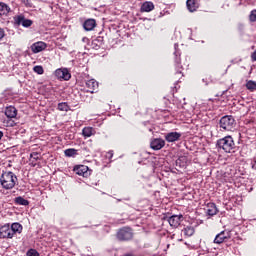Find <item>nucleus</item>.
Masks as SVG:
<instances>
[{"label":"nucleus","instance_id":"obj_1","mask_svg":"<svg viewBox=\"0 0 256 256\" xmlns=\"http://www.w3.org/2000/svg\"><path fill=\"white\" fill-rule=\"evenodd\" d=\"M17 181V175L11 171H4L0 176V185H2L3 189H13Z\"/></svg>","mask_w":256,"mask_h":256},{"label":"nucleus","instance_id":"obj_2","mask_svg":"<svg viewBox=\"0 0 256 256\" xmlns=\"http://www.w3.org/2000/svg\"><path fill=\"white\" fill-rule=\"evenodd\" d=\"M133 237H135V233L133 232V228L129 226L119 228L116 232L117 241H121L123 243L133 241Z\"/></svg>","mask_w":256,"mask_h":256},{"label":"nucleus","instance_id":"obj_3","mask_svg":"<svg viewBox=\"0 0 256 256\" xmlns=\"http://www.w3.org/2000/svg\"><path fill=\"white\" fill-rule=\"evenodd\" d=\"M216 145L219 149H223L225 153H231V151L235 149V141L231 136H226L224 138L219 139Z\"/></svg>","mask_w":256,"mask_h":256},{"label":"nucleus","instance_id":"obj_4","mask_svg":"<svg viewBox=\"0 0 256 256\" xmlns=\"http://www.w3.org/2000/svg\"><path fill=\"white\" fill-rule=\"evenodd\" d=\"M221 131H232L235 129V118L231 115L223 116L219 121Z\"/></svg>","mask_w":256,"mask_h":256},{"label":"nucleus","instance_id":"obj_5","mask_svg":"<svg viewBox=\"0 0 256 256\" xmlns=\"http://www.w3.org/2000/svg\"><path fill=\"white\" fill-rule=\"evenodd\" d=\"M229 239H231V231L223 230L216 235L214 243H216V245H221V243H227Z\"/></svg>","mask_w":256,"mask_h":256},{"label":"nucleus","instance_id":"obj_6","mask_svg":"<svg viewBox=\"0 0 256 256\" xmlns=\"http://www.w3.org/2000/svg\"><path fill=\"white\" fill-rule=\"evenodd\" d=\"M164 220L166 219L167 222L169 223L170 227H174L177 229L179 225H181V221H183V215H172L170 217H164Z\"/></svg>","mask_w":256,"mask_h":256},{"label":"nucleus","instance_id":"obj_7","mask_svg":"<svg viewBox=\"0 0 256 256\" xmlns=\"http://www.w3.org/2000/svg\"><path fill=\"white\" fill-rule=\"evenodd\" d=\"M14 23L16 25H22V27H31L33 20L26 19L23 14L14 17Z\"/></svg>","mask_w":256,"mask_h":256},{"label":"nucleus","instance_id":"obj_8","mask_svg":"<svg viewBox=\"0 0 256 256\" xmlns=\"http://www.w3.org/2000/svg\"><path fill=\"white\" fill-rule=\"evenodd\" d=\"M55 77L57 79H63V81H69L71 79V73L67 68H59L55 71Z\"/></svg>","mask_w":256,"mask_h":256},{"label":"nucleus","instance_id":"obj_9","mask_svg":"<svg viewBox=\"0 0 256 256\" xmlns=\"http://www.w3.org/2000/svg\"><path fill=\"white\" fill-rule=\"evenodd\" d=\"M1 239H13V232L11 230V225L5 224L0 228Z\"/></svg>","mask_w":256,"mask_h":256},{"label":"nucleus","instance_id":"obj_10","mask_svg":"<svg viewBox=\"0 0 256 256\" xmlns=\"http://www.w3.org/2000/svg\"><path fill=\"white\" fill-rule=\"evenodd\" d=\"M150 147L153 151H161L165 147V140L162 138H154L150 142Z\"/></svg>","mask_w":256,"mask_h":256},{"label":"nucleus","instance_id":"obj_11","mask_svg":"<svg viewBox=\"0 0 256 256\" xmlns=\"http://www.w3.org/2000/svg\"><path fill=\"white\" fill-rule=\"evenodd\" d=\"M181 133L179 132H170L165 134V140L167 143H175V141H179L181 139Z\"/></svg>","mask_w":256,"mask_h":256},{"label":"nucleus","instance_id":"obj_12","mask_svg":"<svg viewBox=\"0 0 256 256\" xmlns=\"http://www.w3.org/2000/svg\"><path fill=\"white\" fill-rule=\"evenodd\" d=\"M88 93H95L99 89V83L95 79H90L86 82Z\"/></svg>","mask_w":256,"mask_h":256},{"label":"nucleus","instance_id":"obj_13","mask_svg":"<svg viewBox=\"0 0 256 256\" xmlns=\"http://www.w3.org/2000/svg\"><path fill=\"white\" fill-rule=\"evenodd\" d=\"M74 171H75L76 175H82V177L89 176V167H87L85 165L75 166Z\"/></svg>","mask_w":256,"mask_h":256},{"label":"nucleus","instance_id":"obj_14","mask_svg":"<svg viewBox=\"0 0 256 256\" xmlns=\"http://www.w3.org/2000/svg\"><path fill=\"white\" fill-rule=\"evenodd\" d=\"M45 49H47V44L45 42H36L34 44H32L31 46V50L34 53H41V51H45Z\"/></svg>","mask_w":256,"mask_h":256},{"label":"nucleus","instance_id":"obj_15","mask_svg":"<svg viewBox=\"0 0 256 256\" xmlns=\"http://www.w3.org/2000/svg\"><path fill=\"white\" fill-rule=\"evenodd\" d=\"M217 213H219L217 205H215V203H208L206 206V214L209 215V217H213L214 215H217Z\"/></svg>","mask_w":256,"mask_h":256},{"label":"nucleus","instance_id":"obj_16","mask_svg":"<svg viewBox=\"0 0 256 256\" xmlns=\"http://www.w3.org/2000/svg\"><path fill=\"white\" fill-rule=\"evenodd\" d=\"M85 31H93L97 27V21L95 19H87L83 23Z\"/></svg>","mask_w":256,"mask_h":256},{"label":"nucleus","instance_id":"obj_17","mask_svg":"<svg viewBox=\"0 0 256 256\" xmlns=\"http://www.w3.org/2000/svg\"><path fill=\"white\" fill-rule=\"evenodd\" d=\"M4 113L8 119H15V117H17V108L14 106H7Z\"/></svg>","mask_w":256,"mask_h":256},{"label":"nucleus","instance_id":"obj_18","mask_svg":"<svg viewBox=\"0 0 256 256\" xmlns=\"http://www.w3.org/2000/svg\"><path fill=\"white\" fill-rule=\"evenodd\" d=\"M10 229L12 231L13 237L17 235V233L20 235V233H23V225L19 224V222H14L10 226Z\"/></svg>","mask_w":256,"mask_h":256},{"label":"nucleus","instance_id":"obj_19","mask_svg":"<svg viewBox=\"0 0 256 256\" xmlns=\"http://www.w3.org/2000/svg\"><path fill=\"white\" fill-rule=\"evenodd\" d=\"M186 6L188 11H190V13H195V11L199 9V5L197 4L196 0H187Z\"/></svg>","mask_w":256,"mask_h":256},{"label":"nucleus","instance_id":"obj_20","mask_svg":"<svg viewBox=\"0 0 256 256\" xmlns=\"http://www.w3.org/2000/svg\"><path fill=\"white\" fill-rule=\"evenodd\" d=\"M11 13V7L5 2H0V15L7 17Z\"/></svg>","mask_w":256,"mask_h":256},{"label":"nucleus","instance_id":"obj_21","mask_svg":"<svg viewBox=\"0 0 256 256\" xmlns=\"http://www.w3.org/2000/svg\"><path fill=\"white\" fill-rule=\"evenodd\" d=\"M155 9L153 2H144L141 6V11L144 13H149Z\"/></svg>","mask_w":256,"mask_h":256},{"label":"nucleus","instance_id":"obj_22","mask_svg":"<svg viewBox=\"0 0 256 256\" xmlns=\"http://www.w3.org/2000/svg\"><path fill=\"white\" fill-rule=\"evenodd\" d=\"M14 202L16 205H23L24 207H27V205H29V200H27L21 196L16 197Z\"/></svg>","mask_w":256,"mask_h":256},{"label":"nucleus","instance_id":"obj_23","mask_svg":"<svg viewBox=\"0 0 256 256\" xmlns=\"http://www.w3.org/2000/svg\"><path fill=\"white\" fill-rule=\"evenodd\" d=\"M182 233H184L185 237H192L195 233V228L192 226H187L182 230Z\"/></svg>","mask_w":256,"mask_h":256},{"label":"nucleus","instance_id":"obj_24","mask_svg":"<svg viewBox=\"0 0 256 256\" xmlns=\"http://www.w3.org/2000/svg\"><path fill=\"white\" fill-rule=\"evenodd\" d=\"M66 157H75L77 155V149L69 148L64 151Z\"/></svg>","mask_w":256,"mask_h":256},{"label":"nucleus","instance_id":"obj_25","mask_svg":"<svg viewBox=\"0 0 256 256\" xmlns=\"http://www.w3.org/2000/svg\"><path fill=\"white\" fill-rule=\"evenodd\" d=\"M82 135L84 137H91L93 135V128L92 127H85L82 130Z\"/></svg>","mask_w":256,"mask_h":256},{"label":"nucleus","instance_id":"obj_26","mask_svg":"<svg viewBox=\"0 0 256 256\" xmlns=\"http://www.w3.org/2000/svg\"><path fill=\"white\" fill-rule=\"evenodd\" d=\"M246 88L248 89V91H256V82L253 80L247 81Z\"/></svg>","mask_w":256,"mask_h":256},{"label":"nucleus","instance_id":"obj_27","mask_svg":"<svg viewBox=\"0 0 256 256\" xmlns=\"http://www.w3.org/2000/svg\"><path fill=\"white\" fill-rule=\"evenodd\" d=\"M71 108L67 102H61L58 104V111H69Z\"/></svg>","mask_w":256,"mask_h":256},{"label":"nucleus","instance_id":"obj_28","mask_svg":"<svg viewBox=\"0 0 256 256\" xmlns=\"http://www.w3.org/2000/svg\"><path fill=\"white\" fill-rule=\"evenodd\" d=\"M183 66H181V61L176 60V75H183Z\"/></svg>","mask_w":256,"mask_h":256},{"label":"nucleus","instance_id":"obj_29","mask_svg":"<svg viewBox=\"0 0 256 256\" xmlns=\"http://www.w3.org/2000/svg\"><path fill=\"white\" fill-rule=\"evenodd\" d=\"M249 21L250 23H256V9L250 12Z\"/></svg>","mask_w":256,"mask_h":256},{"label":"nucleus","instance_id":"obj_30","mask_svg":"<svg viewBox=\"0 0 256 256\" xmlns=\"http://www.w3.org/2000/svg\"><path fill=\"white\" fill-rule=\"evenodd\" d=\"M33 71L38 75H43V73L45 72L43 70V66H34Z\"/></svg>","mask_w":256,"mask_h":256},{"label":"nucleus","instance_id":"obj_31","mask_svg":"<svg viewBox=\"0 0 256 256\" xmlns=\"http://www.w3.org/2000/svg\"><path fill=\"white\" fill-rule=\"evenodd\" d=\"M31 159H34V161H39V158L41 157V154H39L38 152H32L30 154Z\"/></svg>","mask_w":256,"mask_h":256},{"label":"nucleus","instance_id":"obj_32","mask_svg":"<svg viewBox=\"0 0 256 256\" xmlns=\"http://www.w3.org/2000/svg\"><path fill=\"white\" fill-rule=\"evenodd\" d=\"M26 255L27 256H39V252H37V250H35V249H30L27 251Z\"/></svg>","mask_w":256,"mask_h":256},{"label":"nucleus","instance_id":"obj_33","mask_svg":"<svg viewBox=\"0 0 256 256\" xmlns=\"http://www.w3.org/2000/svg\"><path fill=\"white\" fill-rule=\"evenodd\" d=\"M25 7H33L31 0H21Z\"/></svg>","mask_w":256,"mask_h":256},{"label":"nucleus","instance_id":"obj_34","mask_svg":"<svg viewBox=\"0 0 256 256\" xmlns=\"http://www.w3.org/2000/svg\"><path fill=\"white\" fill-rule=\"evenodd\" d=\"M5 37V30L3 28H0V41Z\"/></svg>","mask_w":256,"mask_h":256},{"label":"nucleus","instance_id":"obj_35","mask_svg":"<svg viewBox=\"0 0 256 256\" xmlns=\"http://www.w3.org/2000/svg\"><path fill=\"white\" fill-rule=\"evenodd\" d=\"M181 161H185V157H180L176 160V165H181Z\"/></svg>","mask_w":256,"mask_h":256},{"label":"nucleus","instance_id":"obj_36","mask_svg":"<svg viewBox=\"0 0 256 256\" xmlns=\"http://www.w3.org/2000/svg\"><path fill=\"white\" fill-rule=\"evenodd\" d=\"M123 256H135V255L132 253H127V254H124Z\"/></svg>","mask_w":256,"mask_h":256},{"label":"nucleus","instance_id":"obj_37","mask_svg":"<svg viewBox=\"0 0 256 256\" xmlns=\"http://www.w3.org/2000/svg\"><path fill=\"white\" fill-rule=\"evenodd\" d=\"M3 139V131H0V141Z\"/></svg>","mask_w":256,"mask_h":256},{"label":"nucleus","instance_id":"obj_38","mask_svg":"<svg viewBox=\"0 0 256 256\" xmlns=\"http://www.w3.org/2000/svg\"><path fill=\"white\" fill-rule=\"evenodd\" d=\"M109 155H110L111 157H113V152H109Z\"/></svg>","mask_w":256,"mask_h":256},{"label":"nucleus","instance_id":"obj_39","mask_svg":"<svg viewBox=\"0 0 256 256\" xmlns=\"http://www.w3.org/2000/svg\"><path fill=\"white\" fill-rule=\"evenodd\" d=\"M11 127H15V124H11Z\"/></svg>","mask_w":256,"mask_h":256}]
</instances>
